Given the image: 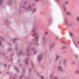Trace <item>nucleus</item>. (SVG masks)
<instances>
[{"label":"nucleus","mask_w":79,"mask_h":79,"mask_svg":"<svg viewBox=\"0 0 79 79\" xmlns=\"http://www.w3.org/2000/svg\"><path fill=\"white\" fill-rule=\"evenodd\" d=\"M27 4V1H25L24 2V4H23V2H22L20 3V9H19V11L20 13H22L23 11H22V8L23 9L24 8V7L23 6V5H25Z\"/></svg>","instance_id":"obj_1"},{"label":"nucleus","mask_w":79,"mask_h":79,"mask_svg":"<svg viewBox=\"0 0 79 79\" xmlns=\"http://www.w3.org/2000/svg\"><path fill=\"white\" fill-rule=\"evenodd\" d=\"M25 10L27 11L28 10H30V11H31V9H32V7H31V6L30 5H29L28 6L27 8L26 7H25L24 8Z\"/></svg>","instance_id":"obj_2"},{"label":"nucleus","mask_w":79,"mask_h":79,"mask_svg":"<svg viewBox=\"0 0 79 79\" xmlns=\"http://www.w3.org/2000/svg\"><path fill=\"white\" fill-rule=\"evenodd\" d=\"M12 3V1L11 0H8V4L11 6Z\"/></svg>","instance_id":"obj_3"},{"label":"nucleus","mask_w":79,"mask_h":79,"mask_svg":"<svg viewBox=\"0 0 79 79\" xmlns=\"http://www.w3.org/2000/svg\"><path fill=\"white\" fill-rule=\"evenodd\" d=\"M57 69L59 71H62L63 70V69H62V68H61V66H58L57 68Z\"/></svg>","instance_id":"obj_4"},{"label":"nucleus","mask_w":79,"mask_h":79,"mask_svg":"<svg viewBox=\"0 0 79 79\" xmlns=\"http://www.w3.org/2000/svg\"><path fill=\"white\" fill-rule=\"evenodd\" d=\"M36 10L35 9V8H32V13H34L35 12Z\"/></svg>","instance_id":"obj_5"},{"label":"nucleus","mask_w":79,"mask_h":79,"mask_svg":"<svg viewBox=\"0 0 79 79\" xmlns=\"http://www.w3.org/2000/svg\"><path fill=\"white\" fill-rule=\"evenodd\" d=\"M67 15H70V16H71L72 15V14L70 13H69V12H66V14Z\"/></svg>","instance_id":"obj_6"},{"label":"nucleus","mask_w":79,"mask_h":79,"mask_svg":"<svg viewBox=\"0 0 79 79\" xmlns=\"http://www.w3.org/2000/svg\"><path fill=\"white\" fill-rule=\"evenodd\" d=\"M3 3V0H0V5H1Z\"/></svg>","instance_id":"obj_7"},{"label":"nucleus","mask_w":79,"mask_h":79,"mask_svg":"<svg viewBox=\"0 0 79 79\" xmlns=\"http://www.w3.org/2000/svg\"><path fill=\"white\" fill-rule=\"evenodd\" d=\"M58 58H59V56H56V60H58Z\"/></svg>","instance_id":"obj_8"},{"label":"nucleus","mask_w":79,"mask_h":79,"mask_svg":"<svg viewBox=\"0 0 79 79\" xmlns=\"http://www.w3.org/2000/svg\"><path fill=\"white\" fill-rule=\"evenodd\" d=\"M64 23L65 24H67L68 23V21L67 20H64Z\"/></svg>","instance_id":"obj_9"},{"label":"nucleus","mask_w":79,"mask_h":79,"mask_svg":"<svg viewBox=\"0 0 79 79\" xmlns=\"http://www.w3.org/2000/svg\"><path fill=\"white\" fill-rule=\"evenodd\" d=\"M63 9H64V11H65V12H66V8H65V7H63Z\"/></svg>","instance_id":"obj_10"},{"label":"nucleus","mask_w":79,"mask_h":79,"mask_svg":"<svg viewBox=\"0 0 79 79\" xmlns=\"http://www.w3.org/2000/svg\"><path fill=\"white\" fill-rule=\"evenodd\" d=\"M76 73L77 74H79V70H76Z\"/></svg>","instance_id":"obj_11"},{"label":"nucleus","mask_w":79,"mask_h":79,"mask_svg":"<svg viewBox=\"0 0 79 79\" xmlns=\"http://www.w3.org/2000/svg\"><path fill=\"white\" fill-rule=\"evenodd\" d=\"M77 20H79V17H77L76 18Z\"/></svg>","instance_id":"obj_12"},{"label":"nucleus","mask_w":79,"mask_h":79,"mask_svg":"<svg viewBox=\"0 0 79 79\" xmlns=\"http://www.w3.org/2000/svg\"><path fill=\"white\" fill-rule=\"evenodd\" d=\"M28 62H27V59L26 60V64H27Z\"/></svg>","instance_id":"obj_13"},{"label":"nucleus","mask_w":79,"mask_h":79,"mask_svg":"<svg viewBox=\"0 0 79 79\" xmlns=\"http://www.w3.org/2000/svg\"><path fill=\"white\" fill-rule=\"evenodd\" d=\"M54 79H58V78L56 77H54Z\"/></svg>","instance_id":"obj_14"},{"label":"nucleus","mask_w":79,"mask_h":79,"mask_svg":"<svg viewBox=\"0 0 79 79\" xmlns=\"http://www.w3.org/2000/svg\"><path fill=\"white\" fill-rule=\"evenodd\" d=\"M35 35H36V34H33V36H34V37H35Z\"/></svg>","instance_id":"obj_15"},{"label":"nucleus","mask_w":79,"mask_h":79,"mask_svg":"<svg viewBox=\"0 0 79 79\" xmlns=\"http://www.w3.org/2000/svg\"><path fill=\"white\" fill-rule=\"evenodd\" d=\"M69 34H70V35H71V36L72 35V34L71 33V32H70Z\"/></svg>","instance_id":"obj_16"},{"label":"nucleus","mask_w":79,"mask_h":79,"mask_svg":"<svg viewBox=\"0 0 79 79\" xmlns=\"http://www.w3.org/2000/svg\"><path fill=\"white\" fill-rule=\"evenodd\" d=\"M62 43H63L64 44H67V43H66L65 42H62Z\"/></svg>","instance_id":"obj_17"},{"label":"nucleus","mask_w":79,"mask_h":79,"mask_svg":"<svg viewBox=\"0 0 79 79\" xmlns=\"http://www.w3.org/2000/svg\"><path fill=\"white\" fill-rule=\"evenodd\" d=\"M41 58H42V57H39V60H40V59H41Z\"/></svg>","instance_id":"obj_18"},{"label":"nucleus","mask_w":79,"mask_h":79,"mask_svg":"<svg viewBox=\"0 0 79 79\" xmlns=\"http://www.w3.org/2000/svg\"><path fill=\"white\" fill-rule=\"evenodd\" d=\"M65 4H68V2H65Z\"/></svg>","instance_id":"obj_19"},{"label":"nucleus","mask_w":79,"mask_h":79,"mask_svg":"<svg viewBox=\"0 0 79 79\" xmlns=\"http://www.w3.org/2000/svg\"><path fill=\"white\" fill-rule=\"evenodd\" d=\"M35 5V3H33V5L32 6H34V5Z\"/></svg>","instance_id":"obj_20"},{"label":"nucleus","mask_w":79,"mask_h":79,"mask_svg":"<svg viewBox=\"0 0 79 79\" xmlns=\"http://www.w3.org/2000/svg\"><path fill=\"white\" fill-rule=\"evenodd\" d=\"M41 79H44V77H43V76H41Z\"/></svg>","instance_id":"obj_21"},{"label":"nucleus","mask_w":79,"mask_h":79,"mask_svg":"<svg viewBox=\"0 0 79 79\" xmlns=\"http://www.w3.org/2000/svg\"><path fill=\"white\" fill-rule=\"evenodd\" d=\"M35 2H38V1H39V0H35Z\"/></svg>","instance_id":"obj_22"},{"label":"nucleus","mask_w":79,"mask_h":79,"mask_svg":"<svg viewBox=\"0 0 79 79\" xmlns=\"http://www.w3.org/2000/svg\"><path fill=\"white\" fill-rule=\"evenodd\" d=\"M37 37H38V36H36L35 37V39H37Z\"/></svg>","instance_id":"obj_23"},{"label":"nucleus","mask_w":79,"mask_h":79,"mask_svg":"<svg viewBox=\"0 0 79 79\" xmlns=\"http://www.w3.org/2000/svg\"><path fill=\"white\" fill-rule=\"evenodd\" d=\"M60 1V0H56V1H55L57 2V1Z\"/></svg>","instance_id":"obj_24"},{"label":"nucleus","mask_w":79,"mask_h":79,"mask_svg":"<svg viewBox=\"0 0 79 79\" xmlns=\"http://www.w3.org/2000/svg\"><path fill=\"white\" fill-rule=\"evenodd\" d=\"M45 34H46V35H47V32H45Z\"/></svg>","instance_id":"obj_25"},{"label":"nucleus","mask_w":79,"mask_h":79,"mask_svg":"<svg viewBox=\"0 0 79 79\" xmlns=\"http://www.w3.org/2000/svg\"><path fill=\"white\" fill-rule=\"evenodd\" d=\"M64 48V47H63V48H62V49L63 50H64V48Z\"/></svg>","instance_id":"obj_26"},{"label":"nucleus","mask_w":79,"mask_h":79,"mask_svg":"<svg viewBox=\"0 0 79 79\" xmlns=\"http://www.w3.org/2000/svg\"><path fill=\"white\" fill-rule=\"evenodd\" d=\"M32 32H35V31H32Z\"/></svg>","instance_id":"obj_27"},{"label":"nucleus","mask_w":79,"mask_h":79,"mask_svg":"<svg viewBox=\"0 0 79 79\" xmlns=\"http://www.w3.org/2000/svg\"><path fill=\"white\" fill-rule=\"evenodd\" d=\"M77 44H79V41H78V42Z\"/></svg>","instance_id":"obj_28"},{"label":"nucleus","mask_w":79,"mask_h":79,"mask_svg":"<svg viewBox=\"0 0 79 79\" xmlns=\"http://www.w3.org/2000/svg\"><path fill=\"white\" fill-rule=\"evenodd\" d=\"M4 66H5V67H6V65H5V64L4 65Z\"/></svg>","instance_id":"obj_29"},{"label":"nucleus","mask_w":79,"mask_h":79,"mask_svg":"<svg viewBox=\"0 0 79 79\" xmlns=\"http://www.w3.org/2000/svg\"><path fill=\"white\" fill-rule=\"evenodd\" d=\"M0 44H1V42L0 41Z\"/></svg>","instance_id":"obj_30"},{"label":"nucleus","mask_w":79,"mask_h":79,"mask_svg":"<svg viewBox=\"0 0 79 79\" xmlns=\"http://www.w3.org/2000/svg\"><path fill=\"white\" fill-rule=\"evenodd\" d=\"M38 40L37 39H36V41H37Z\"/></svg>","instance_id":"obj_31"},{"label":"nucleus","mask_w":79,"mask_h":79,"mask_svg":"<svg viewBox=\"0 0 79 79\" xmlns=\"http://www.w3.org/2000/svg\"><path fill=\"white\" fill-rule=\"evenodd\" d=\"M54 1H56V0H54Z\"/></svg>","instance_id":"obj_32"},{"label":"nucleus","mask_w":79,"mask_h":79,"mask_svg":"<svg viewBox=\"0 0 79 79\" xmlns=\"http://www.w3.org/2000/svg\"><path fill=\"white\" fill-rule=\"evenodd\" d=\"M20 55H22L21 53H20Z\"/></svg>","instance_id":"obj_33"},{"label":"nucleus","mask_w":79,"mask_h":79,"mask_svg":"<svg viewBox=\"0 0 79 79\" xmlns=\"http://www.w3.org/2000/svg\"><path fill=\"white\" fill-rule=\"evenodd\" d=\"M16 69V70H18V69Z\"/></svg>","instance_id":"obj_34"},{"label":"nucleus","mask_w":79,"mask_h":79,"mask_svg":"<svg viewBox=\"0 0 79 79\" xmlns=\"http://www.w3.org/2000/svg\"><path fill=\"white\" fill-rule=\"evenodd\" d=\"M6 74H8V73H7V72L6 73Z\"/></svg>","instance_id":"obj_35"},{"label":"nucleus","mask_w":79,"mask_h":79,"mask_svg":"<svg viewBox=\"0 0 79 79\" xmlns=\"http://www.w3.org/2000/svg\"><path fill=\"white\" fill-rule=\"evenodd\" d=\"M52 77V76H51V77Z\"/></svg>","instance_id":"obj_36"}]
</instances>
